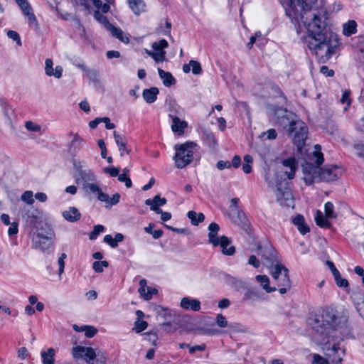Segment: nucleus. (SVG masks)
<instances>
[{
	"mask_svg": "<svg viewBox=\"0 0 364 364\" xmlns=\"http://www.w3.org/2000/svg\"><path fill=\"white\" fill-rule=\"evenodd\" d=\"M316 0H281L287 16L294 24L303 23L310 40L309 48L318 60L326 63L335 53L339 45L338 36L326 23L327 12L323 8L313 9Z\"/></svg>",
	"mask_w": 364,
	"mask_h": 364,
	"instance_id": "1",
	"label": "nucleus"
},
{
	"mask_svg": "<svg viewBox=\"0 0 364 364\" xmlns=\"http://www.w3.org/2000/svg\"><path fill=\"white\" fill-rule=\"evenodd\" d=\"M315 148L320 149L319 145ZM310 161H305L302 165L304 181L307 186L313 184L315 181H334L338 178V168L336 166H319L323 162V156L320 150H315L310 155Z\"/></svg>",
	"mask_w": 364,
	"mask_h": 364,
	"instance_id": "2",
	"label": "nucleus"
},
{
	"mask_svg": "<svg viewBox=\"0 0 364 364\" xmlns=\"http://www.w3.org/2000/svg\"><path fill=\"white\" fill-rule=\"evenodd\" d=\"M279 122L284 126L289 124L287 132L293 136V143L296 146L297 152L301 154L309 133L306 124L300 119L289 121L287 114L282 117Z\"/></svg>",
	"mask_w": 364,
	"mask_h": 364,
	"instance_id": "3",
	"label": "nucleus"
},
{
	"mask_svg": "<svg viewBox=\"0 0 364 364\" xmlns=\"http://www.w3.org/2000/svg\"><path fill=\"white\" fill-rule=\"evenodd\" d=\"M269 273L272 279L279 287L281 294H285L291 287V282L289 277L288 269L282 264L277 263L269 267Z\"/></svg>",
	"mask_w": 364,
	"mask_h": 364,
	"instance_id": "4",
	"label": "nucleus"
},
{
	"mask_svg": "<svg viewBox=\"0 0 364 364\" xmlns=\"http://www.w3.org/2000/svg\"><path fill=\"white\" fill-rule=\"evenodd\" d=\"M196 147V144L192 141L175 146L176 154L173 159L178 168H183L193 161Z\"/></svg>",
	"mask_w": 364,
	"mask_h": 364,
	"instance_id": "5",
	"label": "nucleus"
},
{
	"mask_svg": "<svg viewBox=\"0 0 364 364\" xmlns=\"http://www.w3.org/2000/svg\"><path fill=\"white\" fill-rule=\"evenodd\" d=\"M72 353L75 358H83L89 364H107L105 355L90 347L76 346Z\"/></svg>",
	"mask_w": 364,
	"mask_h": 364,
	"instance_id": "6",
	"label": "nucleus"
},
{
	"mask_svg": "<svg viewBox=\"0 0 364 364\" xmlns=\"http://www.w3.org/2000/svg\"><path fill=\"white\" fill-rule=\"evenodd\" d=\"M321 319L329 328L334 330L347 321L345 316H340L338 312L331 307H327L323 311Z\"/></svg>",
	"mask_w": 364,
	"mask_h": 364,
	"instance_id": "7",
	"label": "nucleus"
},
{
	"mask_svg": "<svg viewBox=\"0 0 364 364\" xmlns=\"http://www.w3.org/2000/svg\"><path fill=\"white\" fill-rule=\"evenodd\" d=\"M343 340L340 338L339 341L331 343L328 339L326 343L325 350L326 351V355L328 357L333 363L341 364L343 361V357L345 355V350L341 349L340 347V341Z\"/></svg>",
	"mask_w": 364,
	"mask_h": 364,
	"instance_id": "8",
	"label": "nucleus"
},
{
	"mask_svg": "<svg viewBox=\"0 0 364 364\" xmlns=\"http://www.w3.org/2000/svg\"><path fill=\"white\" fill-rule=\"evenodd\" d=\"M309 324L314 332V336L316 341L319 343L325 342L329 327L324 323V321L316 316L315 318L310 319Z\"/></svg>",
	"mask_w": 364,
	"mask_h": 364,
	"instance_id": "9",
	"label": "nucleus"
},
{
	"mask_svg": "<svg viewBox=\"0 0 364 364\" xmlns=\"http://www.w3.org/2000/svg\"><path fill=\"white\" fill-rule=\"evenodd\" d=\"M53 244V233H48V235H44L42 233L38 232L36 238H33V247L38 249L44 253H49V249Z\"/></svg>",
	"mask_w": 364,
	"mask_h": 364,
	"instance_id": "10",
	"label": "nucleus"
},
{
	"mask_svg": "<svg viewBox=\"0 0 364 364\" xmlns=\"http://www.w3.org/2000/svg\"><path fill=\"white\" fill-rule=\"evenodd\" d=\"M229 217L233 223L240 226L247 232H250V223L242 210L234 209V211L230 212Z\"/></svg>",
	"mask_w": 364,
	"mask_h": 364,
	"instance_id": "11",
	"label": "nucleus"
},
{
	"mask_svg": "<svg viewBox=\"0 0 364 364\" xmlns=\"http://www.w3.org/2000/svg\"><path fill=\"white\" fill-rule=\"evenodd\" d=\"M258 250L261 251L262 257L267 261L271 266L278 263V257L276 250L271 245H266L264 247L258 245Z\"/></svg>",
	"mask_w": 364,
	"mask_h": 364,
	"instance_id": "12",
	"label": "nucleus"
},
{
	"mask_svg": "<svg viewBox=\"0 0 364 364\" xmlns=\"http://www.w3.org/2000/svg\"><path fill=\"white\" fill-rule=\"evenodd\" d=\"M23 14L26 16L29 21L30 26H38V21L35 14L33 13L32 8L28 0H15Z\"/></svg>",
	"mask_w": 364,
	"mask_h": 364,
	"instance_id": "13",
	"label": "nucleus"
},
{
	"mask_svg": "<svg viewBox=\"0 0 364 364\" xmlns=\"http://www.w3.org/2000/svg\"><path fill=\"white\" fill-rule=\"evenodd\" d=\"M23 218L28 225L37 229L42 220V213L37 209H31L26 213Z\"/></svg>",
	"mask_w": 364,
	"mask_h": 364,
	"instance_id": "14",
	"label": "nucleus"
},
{
	"mask_svg": "<svg viewBox=\"0 0 364 364\" xmlns=\"http://www.w3.org/2000/svg\"><path fill=\"white\" fill-rule=\"evenodd\" d=\"M276 197L278 202L282 205H286L287 206H290L292 203V193L289 188H285L284 189H282L281 188H277L276 190Z\"/></svg>",
	"mask_w": 364,
	"mask_h": 364,
	"instance_id": "15",
	"label": "nucleus"
},
{
	"mask_svg": "<svg viewBox=\"0 0 364 364\" xmlns=\"http://www.w3.org/2000/svg\"><path fill=\"white\" fill-rule=\"evenodd\" d=\"M282 164L286 168L284 174L287 176V178H294L297 168V162L295 158L289 157L287 159H284L282 161Z\"/></svg>",
	"mask_w": 364,
	"mask_h": 364,
	"instance_id": "16",
	"label": "nucleus"
},
{
	"mask_svg": "<svg viewBox=\"0 0 364 364\" xmlns=\"http://www.w3.org/2000/svg\"><path fill=\"white\" fill-rule=\"evenodd\" d=\"M167 200L165 198H161L159 195L155 196L152 199H146L145 204L150 207V209L156 213H161V206L164 205Z\"/></svg>",
	"mask_w": 364,
	"mask_h": 364,
	"instance_id": "17",
	"label": "nucleus"
},
{
	"mask_svg": "<svg viewBox=\"0 0 364 364\" xmlns=\"http://www.w3.org/2000/svg\"><path fill=\"white\" fill-rule=\"evenodd\" d=\"M114 138L115 143L117 144L119 151L120 152V156H123L124 153L127 154H129L131 152V148L127 146V141L124 136L119 134L117 132H114Z\"/></svg>",
	"mask_w": 364,
	"mask_h": 364,
	"instance_id": "18",
	"label": "nucleus"
},
{
	"mask_svg": "<svg viewBox=\"0 0 364 364\" xmlns=\"http://www.w3.org/2000/svg\"><path fill=\"white\" fill-rule=\"evenodd\" d=\"M224 281L227 285L236 291H240L246 288V284L244 281L230 274H225Z\"/></svg>",
	"mask_w": 364,
	"mask_h": 364,
	"instance_id": "19",
	"label": "nucleus"
},
{
	"mask_svg": "<svg viewBox=\"0 0 364 364\" xmlns=\"http://www.w3.org/2000/svg\"><path fill=\"white\" fill-rule=\"evenodd\" d=\"M75 168L78 173V177H76L75 178H80V181H96V176L90 169L83 170L80 164H75Z\"/></svg>",
	"mask_w": 364,
	"mask_h": 364,
	"instance_id": "20",
	"label": "nucleus"
},
{
	"mask_svg": "<svg viewBox=\"0 0 364 364\" xmlns=\"http://www.w3.org/2000/svg\"><path fill=\"white\" fill-rule=\"evenodd\" d=\"M201 139L203 142L211 150H215L218 146V141L213 132L207 129H203L201 132Z\"/></svg>",
	"mask_w": 364,
	"mask_h": 364,
	"instance_id": "21",
	"label": "nucleus"
},
{
	"mask_svg": "<svg viewBox=\"0 0 364 364\" xmlns=\"http://www.w3.org/2000/svg\"><path fill=\"white\" fill-rule=\"evenodd\" d=\"M171 113L168 114V117L172 119L171 129L173 132L182 134L184 132V129L187 127V122L186 121L181 120L178 117L174 116L172 114V110H170Z\"/></svg>",
	"mask_w": 364,
	"mask_h": 364,
	"instance_id": "22",
	"label": "nucleus"
},
{
	"mask_svg": "<svg viewBox=\"0 0 364 364\" xmlns=\"http://www.w3.org/2000/svg\"><path fill=\"white\" fill-rule=\"evenodd\" d=\"M53 63L50 58H47L45 61V73L48 76H54L56 78H60L63 73V68L60 65L55 67V70L53 68Z\"/></svg>",
	"mask_w": 364,
	"mask_h": 364,
	"instance_id": "23",
	"label": "nucleus"
},
{
	"mask_svg": "<svg viewBox=\"0 0 364 364\" xmlns=\"http://www.w3.org/2000/svg\"><path fill=\"white\" fill-rule=\"evenodd\" d=\"M181 307L186 310L198 311L200 309V302L196 299L183 297L181 301Z\"/></svg>",
	"mask_w": 364,
	"mask_h": 364,
	"instance_id": "24",
	"label": "nucleus"
},
{
	"mask_svg": "<svg viewBox=\"0 0 364 364\" xmlns=\"http://www.w3.org/2000/svg\"><path fill=\"white\" fill-rule=\"evenodd\" d=\"M231 243L230 238H228L226 236H222L220 239H218V245H220L222 248V252L225 255L231 256L233 255L235 252V247L234 246H229Z\"/></svg>",
	"mask_w": 364,
	"mask_h": 364,
	"instance_id": "25",
	"label": "nucleus"
},
{
	"mask_svg": "<svg viewBox=\"0 0 364 364\" xmlns=\"http://www.w3.org/2000/svg\"><path fill=\"white\" fill-rule=\"evenodd\" d=\"M120 195L118 193H114L112 198H109L107 193H100L98 196V200L101 202L105 203L106 208H110L119 202Z\"/></svg>",
	"mask_w": 364,
	"mask_h": 364,
	"instance_id": "26",
	"label": "nucleus"
},
{
	"mask_svg": "<svg viewBox=\"0 0 364 364\" xmlns=\"http://www.w3.org/2000/svg\"><path fill=\"white\" fill-rule=\"evenodd\" d=\"M220 230V226L215 223H211L208 226V241L213 246L216 247L218 245V237L217 234Z\"/></svg>",
	"mask_w": 364,
	"mask_h": 364,
	"instance_id": "27",
	"label": "nucleus"
},
{
	"mask_svg": "<svg viewBox=\"0 0 364 364\" xmlns=\"http://www.w3.org/2000/svg\"><path fill=\"white\" fill-rule=\"evenodd\" d=\"M63 218L68 222H76L80 219L81 214L75 207H70L68 210L63 212Z\"/></svg>",
	"mask_w": 364,
	"mask_h": 364,
	"instance_id": "28",
	"label": "nucleus"
},
{
	"mask_svg": "<svg viewBox=\"0 0 364 364\" xmlns=\"http://www.w3.org/2000/svg\"><path fill=\"white\" fill-rule=\"evenodd\" d=\"M107 31L110 32L113 37L117 38L124 43H129V36L120 28L115 27L114 26L112 25Z\"/></svg>",
	"mask_w": 364,
	"mask_h": 364,
	"instance_id": "29",
	"label": "nucleus"
},
{
	"mask_svg": "<svg viewBox=\"0 0 364 364\" xmlns=\"http://www.w3.org/2000/svg\"><path fill=\"white\" fill-rule=\"evenodd\" d=\"M159 92V89L153 87L149 89H144L142 92V96L147 103L151 104L156 100Z\"/></svg>",
	"mask_w": 364,
	"mask_h": 364,
	"instance_id": "30",
	"label": "nucleus"
},
{
	"mask_svg": "<svg viewBox=\"0 0 364 364\" xmlns=\"http://www.w3.org/2000/svg\"><path fill=\"white\" fill-rule=\"evenodd\" d=\"M292 221L301 234L305 235L310 231L309 227L305 223L304 218L302 215H297L293 218Z\"/></svg>",
	"mask_w": 364,
	"mask_h": 364,
	"instance_id": "31",
	"label": "nucleus"
},
{
	"mask_svg": "<svg viewBox=\"0 0 364 364\" xmlns=\"http://www.w3.org/2000/svg\"><path fill=\"white\" fill-rule=\"evenodd\" d=\"M130 9L136 15H139L146 10V4L143 0H128Z\"/></svg>",
	"mask_w": 364,
	"mask_h": 364,
	"instance_id": "32",
	"label": "nucleus"
},
{
	"mask_svg": "<svg viewBox=\"0 0 364 364\" xmlns=\"http://www.w3.org/2000/svg\"><path fill=\"white\" fill-rule=\"evenodd\" d=\"M158 73L166 87H170L176 83V80L171 73L166 72L161 68H158Z\"/></svg>",
	"mask_w": 364,
	"mask_h": 364,
	"instance_id": "33",
	"label": "nucleus"
},
{
	"mask_svg": "<svg viewBox=\"0 0 364 364\" xmlns=\"http://www.w3.org/2000/svg\"><path fill=\"white\" fill-rule=\"evenodd\" d=\"M43 364H54L55 352L53 348L43 350L41 353Z\"/></svg>",
	"mask_w": 364,
	"mask_h": 364,
	"instance_id": "34",
	"label": "nucleus"
},
{
	"mask_svg": "<svg viewBox=\"0 0 364 364\" xmlns=\"http://www.w3.org/2000/svg\"><path fill=\"white\" fill-rule=\"evenodd\" d=\"M84 143V140L77 134H75L73 140L69 144L70 151L77 152L82 147Z\"/></svg>",
	"mask_w": 364,
	"mask_h": 364,
	"instance_id": "35",
	"label": "nucleus"
},
{
	"mask_svg": "<svg viewBox=\"0 0 364 364\" xmlns=\"http://www.w3.org/2000/svg\"><path fill=\"white\" fill-rule=\"evenodd\" d=\"M256 280L260 283L262 288L267 293L273 292L277 290L276 287L269 286V279L267 275H257L256 276Z\"/></svg>",
	"mask_w": 364,
	"mask_h": 364,
	"instance_id": "36",
	"label": "nucleus"
},
{
	"mask_svg": "<svg viewBox=\"0 0 364 364\" xmlns=\"http://www.w3.org/2000/svg\"><path fill=\"white\" fill-rule=\"evenodd\" d=\"M357 23L354 20H350L343 26V33L346 36H350L357 31Z\"/></svg>",
	"mask_w": 364,
	"mask_h": 364,
	"instance_id": "37",
	"label": "nucleus"
},
{
	"mask_svg": "<svg viewBox=\"0 0 364 364\" xmlns=\"http://www.w3.org/2000/svg\"><path fill=\"white\" fill-rule=\"evenodd\" d=\"M187 217L191 220L193 225H198L205 220V215L202 213H197L196 211L190 210L187 213Z\"/></svg>",
	"mask_w": 364,
	"mask_h": 364,
	"instance_id": "38",
	"label": "nucleus"
},
{
	"mask_svg": "<svg viewBox=\"0 0 364 364\" xmlns=\"http://www.w3.org/2000/svg\"><path fill=\"white\" fill-rule=\"evenodd\" d=\"M315 222L316 225L321 228H328L331 225L326 216L324 217L320 210L316 211Z\"/></svg>",
	"mask_w": 364,
	"mask_h": 364,
	"instance_id": "39",
	"label": "nucleus"
},
{
	"mask_svg": "<svg viewBox=\"0 0 364 364\" xmlns=\"http://www.w3.org/2000/svg\"><path fill=\"white\" fill-rule=\"evenodd\" d=\"M94 18L96 21H97L100 23L104 26V27L108 30L110 26L112 25L109 23L107 18L104 16L102 13H100L98 10L95 11L94 13Z\"/></svg>",
	"mask_w": 364,
	"mask_h": 364,
	"instance_id": "40",
	"label": "nucleus"
},
{
	"mask_svg": "<svg viewBox=\"0 0 364 364\" xmlns=\"http://www.w3.org/2000/svg\"><path fill=\"white\" fill-rule=\"evenodd\" d=\"M87 78L94 83L100 82V73L96 70L87 68L85 71Z\"/></svg>",
	"mask_w": 364,
	"mask_h": 364,
	"instance_id": "41",
	"label": "nucleus"
},
{
	"mask_svg": "<svg viewBox=\"0 0 364 364\" xmlns=\"http://www.w3.org/2000/svg\"><path fill=\"white\" fill-rule=\"evenodd\" d=\"M94 6L97 9H101L102 13H107L110 9V6L108 4L102 3L100 0H92L91 6Z\"/></svg>",
	"mask_w": 364,
	"mask_h": 364,
	"instance_id": "42",
	"label": "nucleus"
},
{
	"mask_svg": "<svg viewBox=\"0 0 364 364\" xmlns=\"http://www.w3.org/2000/svg\"><path fill=\"white\" fill-rule=\"evenodd\" d=\"M168 46V43L166 40L161 39L159 41L154 42L152 43V48L155 52L164 51V49Z\"/></svg>",
	"mask_w": 364,
	"mask_h": 364,
	"instance_id": "43",
	"label": "nucleus"
},
{
	"mask_svg": "<svg viewBox=\"0 0 364 364\" xmlns=\"http://www.w3.org/2000/svg\"><path fill=\"white\" fill-rule=\"evenodd\" d=\"M334 205L331 202H327L325 204L324 210L326 218H336L337 215L333 211Z\"/></svg>",
	"mask_w": 364,
	"mask_h": 364,
	"instance_id": "44",
	"label": "nucleus"
},
{
	"mask_svg": "<svg viewBox=\"0 0 364 364\" xmlns=\"http://www.w3.org/2000/svg\"><path fill=\"white\" fill-rule=\"evenodd\" d=\"M84 191L87 193L95 194L97 196V197L100 193H104L100 188L99 185L95 183V181L92 183H90V185L87 186V188H86Z\"/></svg>",
	"mask_w": 364,
	"mask_h": 364,
	"instance_id": "45",
	"label": "nucleus"
},
{
	"mask_svg": "<svg viewBox=\"0 0 364 364\" xmlns=\"http://www.w3.org/2000/svg\"><path fill=\"white\" fill-rule=\"evenodd\" d=\"M148 327V323L146 321L141 319H136L134 322V326L133 331L136 333H141Z\"/></svg>",
	"mask_w": 364,
	"mask_h": 364,
	"instance_id": "46",
	"label": "nucleus"
},
{
	"mask_svg": "<svg viewBox=\"0 0 364 364\" xmlns=\"http://www.w3.org/2000/svg\"><path fill=\"white\" fill-rule=\"evenodd\" d=\"M336 284L338 287L346 289L349 286L348 281L346 279L342 278L340 272H338L337 274L333 275Z\"/></svg>",
	"mask_w": 364,
	"mask_h": 364,
	"instance_id": "47",
	"label": "nucleus"
},
{
	"mask_svg": "<svg viewBox=\"0 0 364 364\" xmlns=\"http://www.w3.org/2000/svg\"><path fill=\"white\" fill-rule=\"evenodd\" d=\"M105 231V227L102 225L94 226L93 230L89 235V239L91 240H96L97 236Z\"/></svg>",
	"mask_w": 364,
	"mask_h": 364,
	"instance_id": "48",
	"label": "nucleus"
},
{
	"mask_svg": "<svg viewBox=\"0 0 364 364\" xmlns=\"http://www.w3.org/2000/svg\"><path fill=\"white\" fill-rule=\"evenodd\" d=\"M109 266V263L107 261H95L92 264V268L95 272L97 273H101L104 270V267H107Z\"/></svg>",
	"mask_w": 364,
	"mask_h": 364,
	"instance_id": "49",
	"label": "nucleus"
},
{
	"mask_svg": "<svg viewBox=\"0 0 364 364\" xmlns=\"http://www.w3.org/2000/svg\"><path fill=\"white\" fill-rule=\"evenodd\" d=\"M33 193L31 191H25L21 196V200L28 205H32L34 203Z\"/></svg>",
	"mask_w": 364,
	"mask_h": 364,
	"instance_id": "50",
	"label": "nucleus"
},
{
	"mask_svg": "<svg viewBox=\"0 0 364 364\" xmlns=\"http://www.w3.org/2000/svg\"><path fill=\"white\" fill-rule=\"evenodd\" d=\"M151 57L154 60L156 63L164 62L166 60V51L155 52V53H151Z\"/></svg>",
	"mask_w": 364,
	"mask_h": 364,
	"instance_id": "51",
	"label": "nucleus"
},
{
	"mask_svg": "<svg viewBox=\"0 0 364 364\" xmlns=\"http://www.w3.org/2000/svg\"><path fill=\"white\" fill-rule=\"evenodd\" d=\"M75 5L83 8L86 11L91 9V1L92 0H73Z\"/></svg>",
	"mask_w": 364,
	"mask_h": 364,
	"instance_id": "52",
	"label": "nucleus"
},
{
	"mask_svg": "<svg viewBox=\"0 0 364 364\" xmlns=\"http://www.w3.org/2000/svg\"><path fill=\"white\" fill-rule=\"evenodd\" d=\"M7 36L13 41H16L18 46H21L22 43L21 37L16 31L11 30L7 32Z\"/></svg>",
	"mask_w": 364,
	"mask_h": 364,
	"instance_id": "53",
	"label": "nucleus"
},
{
	"mask_svg": "<svg viewBox=\"0 0 364 364\" xmlns=\"http://www.w3.org/2000/svg\"><path fill=\"white\" fill-rule=\"evenodd\" d=\"M191 67H192V73L194 75H199L202 72V68L199 62L196 60H190Z\"/></svg>",
	"mask_w": 364,
	"mask_h": 364,
	"instance_id": "54",
	"label": "nucleus"
},
{
	"mask_svg": "<svg viewBox=\"0 0 364 364\" xmlns=\"http://www.w3.org/2000/svg\"><path fill=\"white\" fill-rule=\"evenodd\" d=\"M216 324L220 328H225L228 326L226 318L221 314H219L216 316Z\"/></svg>",
	"mask_w": 364,
	"mask_h": 364,
	"instance_id": "55",
	"label": "nucleus"
},
{
	"mask_svg": "<svg viewBox=\"0 0 364 364\" xmlns=\"http://www.w3.org/2000/svg\"><path fill=\"white\" fill-rule=\"evenodd\" d=\"M118 180L120 182H124L127 188H131L132 186L130 178L127 175L126 173H122L118 175Z\"/></svg>",
	"mask_w": 364,
	"mask_h": 364,
	"instance_id": "56",
	"label": "nucleus"
},
{
	"mask_svg": "<svg viewBox=\"0 0 364 364\" xmlns=\"http://www.w3.org/2000/svg\"><path fill=\"white\" fill-rule=\"evenodd\" d=\"M25 127L28 131L36 132H38L41 131V126L33 123L31 121H27L25 123Z\"/></svg>",
	"mask_w": 364,
	"mask_h": 364,
	"instance_id": "57",
	"label": "nucleus"
},
{
	"mask_svg": "<svg viewBox=\"0 0 364 364\" xmlns=\"http://www.w3.org/2000/svg\"><path fill=\"white\" fill-rule=\"evenodd\" d=\"M82 328H84L85 335L87 338H92L97 333V330L93 326H85Z\"/></svg>",
	"mask_w": 364,
	"mask_h": 364,
	"instance_id": "58",
	"label": "nucleus"
},
{
	"mask_svg": "<svg viewBox=\"0 0 364 364\" xmlns=\"http://www.w3.org/2000/svg\"><path fill=\"white\" fill-rule=\"evenodd\" d=\"M67 257V255L65 253H62L60 257L58 258V263L59 265L58 274L60 276L63 272L65 268V259Z\"/></svg>",
	"mask_w": 364,
	"mask_h": 364,
	"instance_id": "59",
	"label": "nucleus"
},
{
	"mask_svg": "<svg viewBox=\"0 0 364 364\" xmlns=\"http://www.w3.org/2000/svg\"><path fill=\"white\" fill-rule=\"evenodd\" d=\"M161 326L164 327V331L168 333L175 332L178 328L176 323L173 324L171 322H164L161 324Z\"/></svg>",
	"mask_w": 364,
	"mask_h": 364,
	"instance_id": "60",
	"label": "nucleus"
},
{
	"mask_svg": "<svg viewBox=\"0 0 364 364\" xmlns=\"http://www.w3.org/2000/svg\"><path fill=\"white\" fill-rule=\"evenodd\" d=\"M312 364H329L327 359L321 356L318 354L313 355Z\"/></svg>",
	"mask_w": 364,
	"mask_h": 364,
	"instance_id": "61",
	"label": "nucleus"
},
{
	"mask_svg": "<svg viewBox=\"0 0 364 364\" xmlns=\"http://www.w3.org/2000/svg\"><path fill=\"white\" fill-rule=\"evenodd\" d=\"M139 292L141 294V296L145 299V296L146 294V291H147V286H146V279H143L139 281Z\"/></svg>",
	"mask_w": 364,
	"mask_h": 364,
	"instance_id": "62",
	"label": "nucleus"
},
{
	"mask_svg": "<svg viewBox=\"0 0 364 364\" xmlns=\"http://www.w3.org/2000/svg\"><path fill=\"white\" fill-rule=\"evenodd\" d=\"M341 102L343 105L346 104L347 106H349L350 104V91L349 90H345L343 92Z\"/></svg>",
	"mask_w": 364,
	"mask_h": 364,
	"instance_id": "63",
	"label": "nucleus"
},
{
	"mask_svg": "<svg viewBox=\"0 0 364 364\" xmlns=\"http://www.w3.org/2000/svg\"><path fill=\"white\" fill-rule=\"evenodd\" d=\"M104 242L107 244H108L111 247L115 248L118 246V244L115 242L114 240V238L111 235H106L104 237Z\"/></svg>",
	"mask_w": 364,
	"mask_h": 364,
	"instance_id": "64",
	"label": "nucleus"
}]
</instances>
